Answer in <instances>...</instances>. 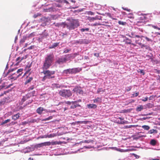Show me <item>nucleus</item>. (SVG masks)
Masks as SVG:
<instances>
[{
	"label": "nucleus",
	"mask_w": 160,
	"mask_h": 160,
	"mask_svg": "<svg viewBox=\"0 0 160 160\" xmlns=\"http://www.w3.org/2000/svg\"><path fill=\"white\" fill-rule=\"evenodd\" d=\"M54 60V56L53 53L47 54L43 61L42 69L44 70L48 69L52 65Z\"/></svg>",
	"instance_id": "obj_1"
},
{
	"label": "nucleus",
	"mask_w": 160,
	"mask_h": 160,
	"mask_svg": "<svg viewBox=\"0 0 160 160\" xmlns=\"http://www.w3.org/2000/svg\"><path fill=\"white\" fill-rule=\"evenodd\" d=\"M79 25L78 20L72 19L69 23L66 24L65 26H66L67 28L69 30H72L79 26Z\"/></svg>",
	"instance_id": "obj_2"
},
{
	"label": "nucleus",
	"mask_w": 160,
	"mask_h": 160,
	"mask_svg": "<svg viewBox=\"0 0 160 160\" xmlns=\"http://www.w3.org/2000/svg\"><path fill=\"white\" fill-rule=\"evenodd\" d=\"M22 71L23 69L22 68L18 69L16 72L11 74V76L9 77V79L12 80L16 79L22 75Z\"/></svg>",
	"instance_id": "obj_3"
},
{
	"label": "nucleus",
	"mask_w": 160,
	"mask_h": 160,
	"mask_svg": "<svg viewBox=\"0 0 160 160\" xmlns=\"http://www.w3.org/2000/svg\"><path fill=\"white\" fill-rule=\"evenodd\" d=\"M62 97L68 98L72 95L71 91L69 89H62L60 91L59 93Z\"/></svg>",
	"instance_id": "obj_4"
},
{
	"label": "nucleus",
	"mask_w": 160,
	"mask_h": 160,
	"mask_svg": "<svg viewBox=\"0 0 160 160\" xmlns=\"http://www.w3.org/2000/svg\"><path fill=\"white\" fill-rule=\"evenodd\" d=\"M69 58L68 56L65 55L57 59L56 62L59 64H62L68 61L69 60Z\"/></svg>",
	"instance_id": "obj_5"
},
{
	"label": "nucleus",
	"mask_w": 160,
	"mask_h": 160,
	"mask_svg": "<svg viewBox=\"0 0 160 160\" xmlns=\"http://www.w3.org/2000/svg\"><path fill=\"white\" fill-rule=\"evenodd\" d=\"M148 18L147 14L142 15L138 19V21L137 22V24L140 25V23H143L145 22V20H147Z\"/></svg>",
	"instance_id": "obj_6"
},
{
	"label": "nucleus",
	"mask_w": 160,
	"mask_h": 160,
	"mask_svg": "<svg viewBox=\"0 0 160 160\" xmlns=\"http://www.w3.org/2000/svg\"><path fill=\"white\" fill-rule=\"evenodd\" d=\"M50 144L51 143L49 142H44L36 144L35 146V147L38 148L42 147L44 146H50Z\"/></svg>",
	"instance_id": "obj_7"
},
{
	"label": "nucleus",
	"mask_w": 160,
	"mask_h": 160,
	"mask_svg": "<svg viewBox=\"0 0 160 160\" xmlns=\"http://www.w3.org/2000/svg\"><path fill=\"white\" fill-rule=\"evenodd\" d=\"M73 91L80 94H83V92L81 87H76L73 90Z\"/></svg>",
	"instance_id": "obj_8"
},
{
	"label": "nucleus",
	"mask_w": 160,
	"mask_h": 160,
	"mask_svg": "<svg viewBox=\"0 0 160 160\" xmlns=\"http://www.w3.org/2000/svg\"><path fill=\"white\" fill-rule=\"evenodd\" d=\"M43 111L46 112H48V111L47 109H44L42 107H40L38 108L36 110L37 113L39 115H41L42 113V112Z\"/></svg>",
	"instance_id": "obj_9"
},
{
	"label": "nucleus",
	"mask_w": 160,
	"mask_h": 160,
	"mask_svg": "<svg viewBox=\"0 0 160 160\" xmlns=\"http://www.w3.org/2000/svg\"><path fill=\"white\" fill-rule=\"evenodd\" d=\"M44 74L48 75L49 76H51L52 75H53L55 73V71H50L49 70H43V71L42 72Z\"/></svg>",
	"instance_id": "obj_10"
},
{
	"label": "nucleus",
	"mask_w": 160,
	"mask_h": 160,
	"mask_svg": "<svg viewBox=\"0 0 160 160\" xmlns=\"http://www.w3.org/2000/svg\"><path fill=\"white\" fill-rule=\"evenodd\" d=\"M72 74H75L80 72L82 70L81 68H71Z\"/></svg>",
	"instance_id": "obj_11"
},
{
	"label": "nucleus",
	"mask_w": 160,
	"mask_h": 160,
	"mask_svg": "<svg viewBox=\"0 0 160 160\" xmlns=\"http://www.w3.org/2000/svg\"><path fill=\"white\" fill-rule=\"evenodd\" d=\"M31 96V95L30 93H28L25 95L23 96L21 102V103H22L21 104H22L23 102L26 100L28 99Z\"/></svg>",
	"instance_id": "obj_12"
},
{
	"label": "nucleus",
	"mask_w": 160,
	"mask_h": 160,
	"mask_svg": "<svg viewBox=\"0 0 160 160\" xmlns=\"http://www.w3.org/2000/svg\"><path fill=\"white\" fill-rule=\"evenodd\" d=\"M77 103L78 101H72V105L71 106V108L74 109L80 106V105Z\"/></svg>",
	"instance_id": "obj_13"
},
{
	"label": "nucleus",
	"mask_w": 160,
	"mask_h": 160,
	"mask_svg": "<svg viewBox=\"0 0 160 160\" xmlns=\"http://www.w3.org/2000/svg\"><path fill=\"white\" fill-rule=\"evenodd\" d=\"M87 107L89 109H95L97 107V105L94 104H90L87 105Z\"/></svg>",
	"instance_id": "obj_14"
},
{
	"label": "nucleus",
	"mask_w": 160,
	"mask_h": 160,
	"mask_svg": "<svg viewBox=\"0 0 160 160\" xmlns=\"http://www.w3.org/2000/svg\"><path fill=\"white\" fill-rule=\"evenodd\" d=\"M62 73L63 74H72V71L71 68L67 69L63 71Z\"/></svg>",
	"instance_id": "obj_15"
},
{
	"label": "nucleus",
	"mask_w": 160,
	"mask_h": 160,
	"mask_svg": "<svg viewBox=\"0 0 160 160\" xmlns=\"http://www.w3.org/2000/svg\"><path fill=\"white\" fill-rule=\"evenodd\" d=\"M20 113H18L12 116V119L14 120H16L18 119L20 117Z\"/></svg>",
	"instance_id": "obj_16"
},
{
	"label": "nucleus",
	"mask_w": 160,
	"mask_h": 160,
	"mask_svg": "<svg viewBox=\"0 0 160 160\" xmlns=\"http://www.w3.org/2000/svg\"><path fill=\"white\" fill-rule=\"evenodd\" d=\"M133 38L137 37L138 38H140L141 40H144L145 39H147V40H149L148 38L142 36H139L138 35H136L135 36L133 37Z\"/></svg>",
	"instance_id": "obj_17"
},
{
	"label": "nucleus",
	"mask_w": 160,
	"mask_h": 160,
	"mask_svg": "<svg viewBox=\"0 0 160 160\" xmlns=\"http://www.w3.org/2000/svg\"><path fill=\"white\" fill-rule=\"evenodd\" d=\"M157 141L154 139H151L150 141V144L152 146H155L156 145Z\"/></svg>",
	"instance_id": "obj_18"
},
{
	"label": "nucleus",
	"mask_w": 160,
	"mask_h": 160,
	"mask_svg": "<svg viewBox=\"0 0 160 160\" xmlns=\"http://www.w3.org/2000/svg\"><path fill=\"white\" fill-rule=\"evenodd\" d=\"M102 99L100 98L97 97L93 100L94 103L100 102H101Z\"/></svg>",
	"instance_id": "obj_19"
},
{
	"label": "nucleus",
	"mask_w": 160,
	"mask_h": 160,
	"mask_svg": "<svg viewBox=\"0 0 160 160\" xmlns=\"http://www.w3.org/2000/svg\"><path fill=\"white\" fill-rule=\"evenodd\" d=\"M52 87L54 88H60L61 85L58 84L53 83L52 84Z\"/></svg>",
	"instance_id": "obj_20"
},
{
	"label": "nucleus",
	"mask_w": 160,
	"mask_h": 160,
	"mask_svg": "<svg viewBox=\"0 0 160 160\" xmlns=\"http://www.w3.org/2000/svg\"><path fill=\"white\" fill-rule=\"evenodd\" d=\"M59 43H55L52 45H50L49 46V48L52 49V48H54L57 47L59 44Z\"/></svg>",
	"instance_id": "obj_21"
},
{
	"label": "nucleus",
	"mask_w": 160,
	"mask_h": 160,
	"mask_svg": "<svg viewBox=\"0 0 160 160\" xmlns=\"http://www.w3.org/2000/svg\"><path fill=\"white\" fill-rule=\"evenodd\" d=\"M118 119L120 120V121H118V123L119 124H124L126 123V122H127L126 121H122V120H124L123 118H122L121 117H119Z\"/></svg>",
	"instance_id": "obj_22"
},
{
	"label": "nucleus",
	"mask_w": 160,
	"mask_h": 160,
	"mask_svg": "<svg viewBox=\"0 0 160 160\" xmlns=\"http://www.w3.org/2000/svg\"><path fill=\"white\" fill-rule=\"evenodd\" d=\"M143 109V107L142 105H139L138 107L136 108V111L137 112H139L142 111Z\"/></svg>",
	"instance_id": "obj_23"
},
{
	"label": "nucleus",
	"mask_w": 160,
	"mask_h": 160,
	"mask_svg": "<svg viewBox=\"0 0 160 160\" xmlns=\"http://www.w3.org/2000/svg\"><path fill=\"white\" fill-rule=\"evenodd\" d=\"M11 85H12V84H10L8 85H6L5 83L3 84H2V85L1 87L2 88H8L9 87H10Z\"/></svg>",
	"instance_id": "obj_24"
},
{
	"label": "nucleus",
	"mask_w": 160,
	"mask_h": 160,
	"mask_svg": "<svg viewBox=\"0 0 160 160\" xmlns=\"http://www.w3.org/2000/svg\"><path fill=\"white\" fill-rule=\"evenodd\" d=\"M3 100L4 103H8L10 102L11 101L10 98L8 97L5 98Z\"/></svg>",
	"instance_id": "obj_25"
},
{
	"label": "nucleus",
	"mask_w": 160,
	"mask_h": 160,
	"mask_svg": "<svg viewBox=\"0 0 160 160\" xmlns=\"http://www.w3.org/2000/svg\"><path fill=\"white\" fill-rule=\"evenodd\" d=\"M157 132V130L154 129H151L148 132V133L149 134L156 133Z\"/></svg>",
	"instance_id": "obj_26"
},
{
	"label": "nucleus",
	"mask_w": 160,
	"mask_h": 160,
	"mask_svg": "<svg viewBox=\"0 0 160 160\" xmlns=\"http://www.w3.org/2000/svg\"><path fill=\"white\" fill-rule=\"evenodd\" d=\"M33 79V78L32 77H29L28 78H27L25 81V84H26L30 82H31Z\"/></svg>",
	"instance_id": "obj_27"
},
{
	"label": "nucleus",
	"mask_w": 160,
	"mask_h": 160,
	"mask_svg": "<svg viewBox=\"0 0 160 160\" xmlns=\"http://www.w3.org/2000/svg\"><path fill=\"white\" fill-rule=\"evenodd\" d=\"M65 25H66V23H65L62 22L61 23H57L55 25V26H56L57 27H59L60 26L63 25V27L65 28Z\"/></svg>",
	"instance_id": "obj_28"
},
{
	"label": "nucleus",
	"mask_w": 160,
	"mask_h": 160,
	"mask_svg": "<svg viewBox=\"0 0 160 160\" xmlns=\"http://www.w3.org/2000/svg\"><path fill=\"white\" fill-rule=\"evenodd\" d=\"M142 127L143 129L146 130H148L150 128V127L148 125H143Z\"/></svg>",
	"instance_id": "obj_29"
},
{
	"label": "nucleus",
	"mask_w": 160,
	"mask_h": 160,
	"mask_svg": "<svg viewBox=\"0 0 160 160\" xmlns=\"http://www.w3.org/2000/svg\"><path fill=\"white\" fill-rule=\"evenodd\" d=\"M88 19L89 20L90 22H92L94 21V20H97V18L95 17H88Z\"/></svg>",
	"instance_id": "obj_30"
},
{
	"label": "nucleus",
	"mask_w": 160,
	"mask_h": 160,
	"mask_svg": "<svg viewBox=\"0 0 160 160\" xmlns=\"http://www.w3.org/2000/svg\"><path fill=\"white\" fill-rule=\"evenodd\" d=\"M9 90H7L6 91H4L3 92H2L0 94V97H1L2 96H3L4 94H6L7 93H8L9 92Z\"/></svg>",
	"instance_id": "obj_31"
},
{
	"label": "nucleus",
	"mask_w": 160,
	"mask_h": 160,
	"mask_svg": "<svg viewBox=\"0 0 160 160\" xmlns=\"http://www.w3.org/2000/svg\"><path fill=\"white\" fill-rule=\"evenodd\" d=\"M11 121L10 119H8L6 120H5V121H4L3 122H2L1 123V125H3L4 124H5L9 122H10Z\"/></svg>",
	"instance_id": "obj_32"
},
{
	"label": "nucleus",
	"mask_w": 160,
	"mask_h": 160,
	"mask_svg": "<svg viewBox=\"0 0 160 160\" xmlns=\"http://www.w3.org/2000/svg\"><path fill=\"white\" fill-rule=\"evenodd\" d=\"M41 13H37L34 14L33 17L34 18H36L38 17L41 16Z\"/></svg>",
	"instance_id": "obj_33"
},
{
	"label": "nucleus",
	"mask_w": 160,
	"mask_h": 160,
	"mask_svg": "<svg viewBox=\"0 0 160 160\" xmlns=\"http://www.w3.org/2000/svg\"><path fill=\"white\" fill-rule=\"evenodd\" d=\"M89 29V28H82V29H80V30L81 32H84L85 31H87V32L88 31Z\"/></svg>",
	"instance_id": "obj_34"
},
{
	"label": "nucleus",
	"mask_w": 160,
	"mask_h": 160,
	"mask_svg": "<svg viewBox=\"0 0 160 160\" xmlns=\"http://www.w3.org/2000/svg\"><path fill=\"white\" fill-rule=\"evenodd\" d=\"M138 73L142 74V75H144L145 74V72L143 70L139 69L138 70Z\"/></svg>",
	"instance_id": "obj_35"
},
{
	"label": "nucleus",
	"mask_w": 160,
	"mask_h": 160,
	"mask_svg": "<svg viewBox=\"0 0 160 160\" xmlns=\"http://www.w3.org/2000/svg\"><path fill=\"white\" fill-rule=\"evenodd\" d=\"M52 118V116H50L48 118H46L42 120V121H46L47 120H49L51 119Z\"/></svg>",
	"instance_id": "obj_36"
},
{
	"label": "nucleus",
	"mask_w": 160,
	"mask_h": 160,
	"mask_svg": "<svg viewBox=\"0 0 160 160\" xmlns=\"http://www.w3.org/2000/svg\"><path fill=\"white\" fill-rule=\"evenodd\" d=\"M35 36V33L34 32H33L30 34L28 36V37L29 38H30V39L31 38L33 37L34 36Z\"/></svg>",
	"instance_id": "obj_37"
},
{
	"label": "nucleus",
	"mask_w": 160,
	"mask_h": 160,
	"mask_svg": "<svg viewBox=\"0 0 160 160\" xmlns=\"http://www.w3.org/2000/svg\"><path fill=\"white\" fill-rule=\"evenodd\" d=\"M118 23L119 24L122 25H125L126 24V22H123L121 21H119Z\"/></svg>",
	"instance_id": "obj_38"
},
{
	"label": "nucleus",
	"mask_w": 160,
	"mask_h": 160,
	"mask_svg": "<svg viewBox=\"0 0 160 160\" xmlns=\"http://www.w3.org/2000/svg\"><path fill=\"white\" fill-rule=\"evenodd\" d=\"M93 141L92 140H85L83 142H84L86 143H89L90 142H93Z\"/></svg>",
	"instance_id": "obj_39"
},
{
	"label": "nucleus",
	"mask_w": 160,
	"mask_h": 160,
	"mask_svg": "<svg viewBox=\"0 0 160 160\" xmlns=\"http://www.w3.org/2000/svg\"><path fill=\"white\" fill-rule=\"evenodd\" d=\"M16 61L17 62V63H19L22 61V60L21 58V56H20L18 57L17 58Z\"/></svg>",
	"instance_id": "obj_40"
},
{
	"label": "nucleus",
	"mask_w": 160,
	"mask_h": 160,
	"mask_svg": "<svg viewBox=\"0 0 160 160\" xmlns=\"http://www.w3.org/2000/svg\"><path fill=\"white\" fill-rule=\"evenodd\" d=\"M142 48H145L146 49H150V47L148 46L144 45V44L142 45Z\"/></svg>",
	"instance_id": "obj_41"
},
{
	"label": "nucleus",
	"mask_w": 160,
	"mask_h": 160,
	"mask_svg": "<svg viewBox=\"0 0 160 160\" xmlns=\"http://www.w3.org/2000/svg\"><path fill=\"white\" fill-rule=\"evenodd\" d=\"M87 14L89 15H94V13L93 12H92L89 11H88L87 12Z\"/></svg>",
	"instance_id": "obj_42"
},
{
	"label": "nucleus",
	"mask_w": 160,
	"mask_h": 160,
	"mask_svg": "<svg viewBox=\"0 0 160 160\" xmlns=\"http://www.w3.org/2000/svg\"><path fill=\"white\" fill-rule=\"evenodd\" d=\"M46 75V78H47V79H51L52 78H55V76H49V75L48 76V75L44 74Z\"/></svg>",
	"instance_id": "obj_43"
},
{
	"label": "nucleus",
	"mask_w": 160,
	"mask_h": 160,
	"mask_svg": "<svg viewBox=\"0 0 160 160\" xmlns=\"http://www.w3.org/2000/svg\"><path fill=\"white\" fill-rule=\"evenodd\" d=\"M105 14H106V15L107 16H108L109 17L111 18H112V15L111 14V13H105Z\"/></svg>",
	"instance_id": "obj_44"
},
{
	"label": "nucleus",
	"mask_w": 160,
	"mask_h": 160,
	"mask_svg": "<svg viewBox=\"0 0 160 160\" xmlns=\"http://www.w3.org/2000/svg\"><path fill=\"white\" fill-rule=\"evenodd\" d=\"M128 15L130 16H128V18H134L133 15L132 13H128Z\"/></svg>",
	"instance_id": "obj_45"
},
{
	"label": "nucleus",
	"mask_w": 160,
	"mask_h": 160,
	"mask_svg": "<svg viewBox=\"0 0 160 160\" xmlns=\"http://www.w3.org/2000/svg\"><path fill=\"white\" fill-rule=\"evenodd\" d=\"M104 91L103 90V89L102 88H99L98 91H97V93H100V92H104Z\"/></svg>",
	"instance_id": "obj_46"
},
{
	"label": "nucleus",
	"mask_w": 160,
	"mask_h": 160,
	"mask_svg": "<svg viewBox=\"0 0 160 160\" xmlns=\"http://www.w3.org/2000/svg\"><path fill=\"white\" fill-rule=\"evenodd\" d=\"M28 57V55H26L23 57H21L22 61L23 59H26Z\"/></svg>",
	"instance_id": "obj_47"
},
{
	"label": "nucleus",
	"mask_w": 160,
	"mask_h": 160,
	"mask_svg": "<svg viewBox=\"0 0 160 160\" xmlns=\"http://www.w3.org/2000/svg\"><path fill=\"white\" fill-rule=\"evenodd\" d=\"M122 9L124 10H126V11H127L128 12H130L131 11V9H128L127 8H124V7H122Z\"/></svg>",
	"instance_id": "obj_48"
},
{
	"label": "nucleus",
	"mask_w": 160,
	"mask_h": 160,
	"mask_svg": "<svg viewBox=\"0 0 160 160\" xmlns=\"http://www.w3.org/2000/svg\"><path fill=\"white\" fill-rule=\"evenodd\" d=\"M139 93L138 92H136L135 93H134L132 94V95L133 97H136L138 95Z\"/></svg>",
	"instance_id": "obj_49"
},
{
	"label": "nucleus",
	"mask_w": 160,
	"mask_h": 160,
	"mask_svg": "<svg viewBox=\"0 0 160 160\" xmlns=\"http://www.w3.org/2000/svg\"><path fill=\"white\" fill-rule=\"evenodd\" d=\"M131 88L132 87L131 86L127 87L126 88V90L128 92L130 91L131 90Z\"/></svg>",
	"instance_id": "obj_50"
},
{
	"label": "nucleus",
	"mask_w": 160,
	"mask_h": 160,
	"mask_svg": "<svg viewBox=\"0 0 160 160\" xmlns=\"http://www.w3.org/2000/svg\"><path fill=\"white\" fill-rule=\"evenodd\" d=\"M34 86H32L28 88V91H29L31 90H32L33 89H34Z\"/></svg>",
	"instance_id": "obj_51"
},
{
	"label": "nucleus",
	"mask_w": 160,
	"mask_h": 160,
	"mask_svg": "<svg viewBox=\"0 0 160 160\" xmlns=\"http://www.w3.org/2000/svg\"><path fill=\"white\" fill-rule=\"evenodd\" d=\"M35 47V46L32 45V46H31L29 47H28L27 48V49H32L34 48Z\"/></svg>",
	"instance_id": "obj_52"
},
{
	"label": "nucleus",
	"mask_w": 160,
	"mask_h": 160,
	"mask_svg": "<svg viewBox=\"0 0 160 160\" xmlns=\"http://www.w3.org/2000/svg\"><path fill=\"white\" fill-rule=\"evenodd\" d=\"M36 91H33L32 92L30 93L31 95V96H34L35 93Z\"/></svg>",
	"instance_id": "obj_53"
},
{
	"label": "nucleus",
	"mask_w": 160,
	"mask_h": 160,
	"mask_svg": "<svg viewBox=\"0 0 160 160\" xmlns=\"http://www.w3.org/2000/svg\"><path fill=\"white\" fill-rule=\"evenodd\" d=\"M133 155L136 158H138L139 157V156L135 154H133Z\"/></svg>",
	"instance_id": "obj_54"
},
{
	"label": "nucleus",
	"mask_w": 160,
	"mask_h": 160,
	"mask_svg": "<svg viewBox=\"0 0 160 160\" xmlns=\"http://www.w3.org/2000/svg\"><path fill=\"white\" fill-rule=\"evenodd\" d=\"M95 18H97V20H102V17L101 16L99 17L98 16H96Z\"/></svg>",
	"instance_id": "obj_55"
},
{
	"label": "nucleus",
	"mask_w": 160,
	"mask_h": 160,
	"mask_svg": "<svg viewBox=\"0 0 160 160\" xmlns=\"http://www.w3.org/2000/svg\"><path fill=\"white\" fill-rule=\"evenodd\" d=\"M72 102H70V101H66L65 102V103L71 105L72 104Z\"/></svg>",
	"instance_id": "obj_56"
},
{
	"label": "nucleus",
	"mask_w": 160,
	"mask_h": 160,
	"mask_svg": "<svg viewBox=\"0 0 160 160\" xmlns=\"http://www.w3.org/2000/svg\"><path fill=\"white\" fill-rule=\"evenodd\" d=\"M148 98V97H147L145 98H144L142 99V100L143 101L145 102V101H147Z\"/></svg>",
	"instance_id": "obj_57"
},
{
	"label": "nucleus",
	"mask_w": 160,
	"mask_h": 160,
	"mask_svg": "<svg viewBox=\"0 0 160 160\" xmlns=\"http://www.w3.org/2000/svg\"><path fill=\"white\" fill-rule=\"evenodd\" d=\"M94 55L95 56L98 57H99V53H94Z\"/></svg>",
	"instance_id": "obj_58"
},
{
	"label": "nucleus",
	"mask_w": 160,
	"mask_h": 160,
	"mask_svg": "<svg viewBox=\"0 0 160 160\" xmlns=\"http://www.w3.org/2000/svg\"><path fill=\"white\" fill-rule=\"evenodd\" d=\"M127 128H130L133 127H134V126L133 125H131L129 126H126Z\"/></svg>",
	"instance_id": "obj_59"
},
{
	"label": "nucleus",
	"mask_w": 160,
	"mask_h": 160,
	"mask_svg": "<svg viewBox=\"0 0 160 160\" xmlns=\"http://www.w3.org/2000/svg\"><path fill=\"white\" fill-rule=\"evenodd\" d=\"M54 135H53V134H50L48 135V137L49 138H50L53 137H54Z\"/></svg>",
	"instance_id": "obj_60"
},
{
	"label": "nucleus",
	"mask_w": 160,
	"mask_h": 160,
	"mask_svg": "<svg viewBox=\"0 0 160 160\" xmlns=\"http://www.w3.org/2000/svg\"><path fill=\"white\" fill-rule=\"evenodd\" d=\"M16 69H15V68H13V69H9L8 70V73L10 72H13Z\"/></svg>",
	"instance_id": "obj_61"
},
{
	"label": "nucleus",
	"mask_w": 160,
	"mask_h": 160,
	"mask_svg": "<svg viewBox=\"0 0 160 160\" xmlns=\"http://www.w3.org/2000/svg\"><path fill=\"white\" fill-rule=\"evenodd\" d=\"M83 148H92V147L91 146H84Z\"/></svg>",
	"instance_id": "obj_62"
},
{
	"label": "nucleus",
	"mask_w": 160,
	"mask_h": 160,
	"mask_svg": "<svg viewBox=\"0 0 160 160\" xmlns=\"http://www.w3.org/2000/svg\"><path fill=\"white\" fill-rule=\"evenodd\" d=\"M56 142H50V143H51L50 145H56Z\"/></svg>",
	"instance_id": "obj_63"
},
{
	"label": "nucleus",
	"mask_w": 160,
	"mask_h": 160,
	"mask_svg": "<svg viewBox=\"0 0 160 160\" xmlns=\"http://www.w3.org/2000/svg\"><path fill=\"white\" fill-rule=\"evenodd\" d=\"M69 49H66L64 51V52L65 53H68L69 52Z\"/></svg>",
	"instance_id": "obj_64"
}]
</instances>
